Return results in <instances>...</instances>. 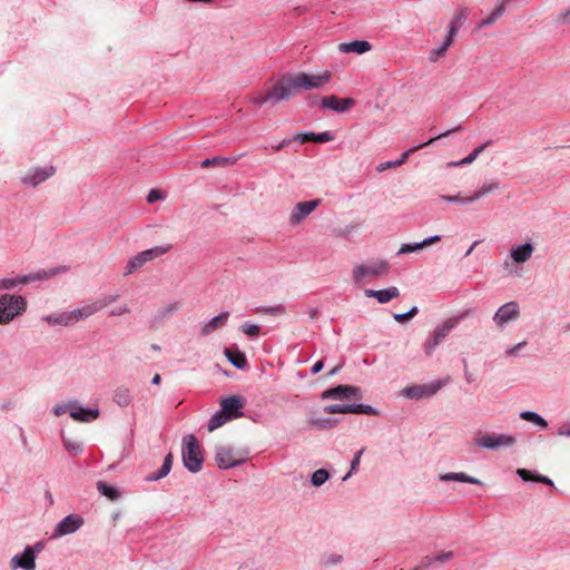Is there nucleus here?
<instances>
[{
  "label": "nucleus",
  "instance_id": "nucleus-35",
  "mask_svg": "<svg viewBox=\"0 0 570 570\" xmlns=\"http://www.w3.org/2000/svg\"><path fill=\"white\" fill-rule=\"evenodd\" d=\"M517 474L523 480V481H535L541 482L548 485H553L552 480H550L548 476L534 474L531 471L527 469H518Z\"/></svg>",
  "mask_w": 570,
  "mask_h": 570
},
{
  "label": "nucleus",
  "instance_id": "nucleus-16",
  "mask_svg": "<svg viewBox=\"0 0 570 570\" xmlns=\"http://www.w3.org/2000/svg\"><path fill=\"white\" fill-rule=\"evenodd\" d=\"M321 105L324 109H331L337 112H345L350 110L354 105L355 100L353 98H338L337 96H326L321 100Z\"/></svg>",
  "mask_w": 570,
  "mask_h": 570
},
{
  "label": "nucleus",
  "instance_id": "nucleus-44",
  "mask_svg": "<svg viewBox=\"0 0 570 570\" xmlns=\"http://www.w3.org/2000/svg\"><path fill=\"white\" fill-rule=\"evenodd\" d=\"M330 478V473L325 469L316 470L312 475V484L315 487H321Z\"/></svg>",
  "mask_w": 570,
  "mask_h": 570
},
{
  "label": "nucleus",
  "instance_id": "nucleus-26",
  "mask_svg": "<svg viewBox=\"0 0 570 570\" xmlns=\"http://www.w3.org/2000/svg\"><path fill=\"white\" fill-rule=\"evenodd\" d=\"M342 52H356V53H365L371 50V43L365 40H355L352 42H343L338 46Z\"/></svg>",
  "mask_w": 570,
  "mask_h": 570
},
{
  "label": "nucleus",
  "instance_id": "nucleus-34",
  "mask_svg": "<svg viewBox=\"0 0 570 570\" xmlns=\"http://www.w3.org/2000/svg\"><path fill=\"white\" fill-rule=\"evenodd\" d=\"M456 318H449L434 331L433 336L436 338V341L441 343L442 340L450 334V332L456 326Z\"/></svg>",
  "mask_w": 570,
  "mask_h": 570
},
{
  "label": "nucleus",
  "instance_id": "nucleus-8",
  "mask_svg": "<svg viewBox=\"0 0 570 570\" xmlns=\"http://www.w3.org/2000/svg\"><path fill=\"white\" fill-rule=\"evenodd\" d=\"M515 443V439L508 434L485 433L474 439V444L489 450L499 448H511Z\"/></svg>",
  "mask_w": 570,
  "mask_h": 570
},
{
  "label": "nucleus",
  "instance_id": "nucleus-54",
  "mask_svg": "<svg viewBox=\"0 0 570 570\" xmlns=\"http://www.w3.org/2000/svg\"><path fill=\"white\" fill-rule=\"evenodd\" d=\"M284 313H285V306L282 304L268 307V309H267V314L275 315V316L283 315Z\"/></svg>",
  "mask_w": 570,
  "mask_h": 570
},
{
  "label": "nucleus",
  "instance_id": "nucleus-24",
  "mask_svg": "<svg viewBox=\"0 0 570 570\" xmlns=\"http://www.w3.org/2000/svg\"><path fill=\"white\" fill-rule=\"evenodd\" d=\"M222 412H224L229 419L239 417V409L243 406L240 400L236 396L224 399L220 402Z\"/></svg>",
  "mask_w": 570,
  "mask_h": 570
},
{
  "label": "nucleus",
  "instance_id": "nucleus-51",
  "mask_svg": "<svg viewBox=\"0 0 570 570\" xmlns=\"http://www.w3.org/2000/svg\"><path fill=\"white\" fill-rule=\"evenodd\" d=\"M252 101L257 106H262L264 104L271 102V99H269L268 92L266 91L265 94H259V95L255 96L252 99Z\"/></svg>",
  "mask_w": 570,
  "mask_h": 570
},
{
  "label": "nucleus",
  "instance_id": "nucleus-63",
  "mask_svg": "<svg viewBox=\"0 0 570 570\" xmlns=\"http://www.w3.org/2000/svg\"><path fill=\"white\" fill-rule=\"evenodd\" d=\"M558 434L561 436H570V425L563 424L562 426H560L558 430Z\"/></svg>",
  "mask_w": 570,
  "mask_h": 570
},
{
  "label": "nucleus",
  "instance_id": "nucleus-47",
  "mask_svg": "<svg viewBox=\"0 0 570 570\" xmlns=\"http://www.w3.org/2000/svg\"><path fill=\"white\" fill-rule=\"evenodd\" d=\"M72 409H76V402H70L68 404H57L55 407H53V414L56 416H60L62 414H65L67 411H72Z\"/></svg>",
  "mask_w": 570,
  "mask_h": 570
},
{
  "label": "nucleus",
  "instance_id": "nucleus-6",
  "mask_svg": "<svg viewBox=\"0 0 570 570\" xmlns=\"http://www.w3.org/2000/svg\"><path fill=\"white\" fill-rule=\"evenodd\" d=\"M390 268L389 262L385 259H379L362 264L353 269V277L355 282H361L364 277L375 278L387 274Z\"/></svg>",
  "mask_w": 570,
  "mask_h": 570
},
{
  "label": "nucleus",
  "instance_id": "nucleus-43",
  "mask_svg": "<svg viewBox=\"0 0 570 570\" xmlns=\"http://www.w3.org/2000/svg\"><path fill=\"white\" fill-rule=\"evenodd\" d=\"M171 465H173V454L168 453L165 456V460L163 462L160 470L157 472V474L155 476H153V480H158V479L166 476L169 473Z\"/></svg>",
  "mask_w": 570,
  "mask_h": 570
},
{
  "label": "nucleus",
  "instance_id": "nucleus-64",
  "mask_svg": "<svg viewBox=\"0 0 570 570\" xmlns=\"http://www.w3.org/2000/svg\"><path fill=\"white\" fill-rule=\"evenodd\" d=\"M525 345V342H521V343H518L517 345H514L513 347H511L510 350L507 351V354L508 355H513L517 353V351H519L522 346Z\"/></svg>",
  "mask_w": 570,
  "mask_h": 570
},
{
  "label": "nucleus",
  "instance_id": "nucleus-56",
  "mask_svg": "<svg viewBox=\"0 0 570 570\" xmlns=\"http://www.w3.org/2000/svg\"><path fill=\"white\" fill-rule=\"evenodd\" d=\"M440 344L439 341H436V338L433 336L431 341H429L426 344H425V352L428 355H431L433 350Z\"/></svg>",
  "mask_w": 570,
  "mask_h": 570
},
{
  "label": "nucleus",
  "instance_id": "nucleus-18",
  "mask_svg": "<svg viewBox=\"0 0 570 570\" xmlns=\"http://www.w3.org/2000/svg\"><path fill=\"white\" fill-rule=\"evenodd\" d=\"M119 298V295H106L104 297H100L89 304H86L81 306L83 314L86 318L90 317L91 315L98 313L99 311L104 309L108 305L115 303Z\"/></svg>",
  "mask_w": 570,
  "mask_h": 570
},
{
  "label": "nucleus",
  "instance_id": "nucleus-61",
  "mask_svg": "<svg viewBox=\"0 0 570 570\" xmlns=\"http://www.w3.org/2000/svg\"><path fill=\"white\" fill-rule=\"evenodd\" d=\"M159 198H160V193L158 190H156V189L150 190L148 196H147L148 203H154V202H156Z\"/></svg>",
  "mask_w": 570,
  "mask_h": 570
},
{
  "label": "nucleus",
  "instance_id": "nucleus-22",
  "mask_svg": "<svg viewBox=\"0 0 570 570\" xmlns=\"http://www.w3.org/2000/svg\"><path fill=\"white\" fill-rule=\"evenodd\" d=\"M470 14V10L468 8L458 9L452 18V21L449 24L448 36L454 41V37L458 33L461 26L465 22Z\"/></svg>",
  "mask_w": 570,
  "mask_h": 570
},
{
  "label": "nucleus",
  "instance_id": "nucleus-50",
  "mask_svg": "<svg viewBox=\"0 0 570 570\" xmlns=\"http://www.w3.org/2000/svg\"><path fill=\"white\" fill-rule=\"evenodd\" d=\"M129 313H130V308L128 307L127 304L116 306L110 311L111 316H120V315L129 314Z\"/></svg>",
  "mask_w": 570,
  "mask_h": 570
},
{
  "label": "nucleus",
  "instance_id": "nucleus-9",
  "mask_svg": "<svg viewBox=\"0 0 570 570\" xmlns=\"http://www.w3.org/2000/svg\"><path fill=\"white\" fill-rule=\"evenodd\" d=\"M215 460L220 469H228L243 463L245 455L230 446L222 445L216 449Z\"/></svg>",
  "mask_w": 570,
  "mask_h": 570
},
{
  "label": "nucleus",
  "instance_id": "nucleus-23",
  "mask_svg": "<svg viewBox=\"0 0 570 570\" xmlns=\"http://www.w3.org/2000/svg\"><path fill=\"white\" fill-rule=\"evenodd\" d=\"M70 416L78 422H91L99 416V410L97 409H83L81 406H78L76 403V409H72L70 411Z\"/></svg>",
  "mask_w": 570,
  "mask_h": 570
},
{
  "label": "nucleus",
  "instance_id": "nucleus-55",
  "mask_svg": "<svg viewBox=\"0 0 570 570\" xmlns=\"http://www.w3.org/2000/svg\"><path fill=\"white\" fill-rule=\"evenodd\" d=\"M434 562V559L431 557H425L413 570H423L430 567Z\"/></svg>",
  "mask_w": 570,
  "mask_h": 570
},
{
  "label": "nucleus",
  "instance_id": "nucleus-59",
  "mask_svg": "<svg viewBox=\"0 0 570 570\" xmlns=\"http://www.w3.org/2000/svg\"><path fill=\"white\" fill-rule=\"evenodd\" d=\"M442 199H444L446 202H451V203H462V204L469 203V202H464L465 198H462L459 195H454V196L443 195Z\"/></svg>",
  "mask_w": 570,
  "mask_h": 570
},
{
  "label": "nucleus",
  "instance_id": "nucleus-42",
  "mask_svg": "<svg viewBox=\"0 0 570 570\" xmlns=\"http://www.w3.org/2000/svg\"><path fill=\"white\" fill-rule=\"evenodd\" d=\"M179 307L180 305L177 302L169 303L157 311V318L164 320L167 316L175 314L179 309Z\"/></svg>",
  "mask_w": 570,
  "mask_h": 570
},
{
  "label": "nucleus",
  "instance_id": "nucleus-21",
  "mask_svg": "<svg viewBox=\"0 0 570 570\" xmlns=\"http://www.w3.org/2000/svg\"><path fill=\"white\" fill-rule=\"evenodd\" d=\"M365 296L367 297H374L377 299L379 303L381 304H385V303H389L390 301H392L393 298H396L400 296V291L392 286V287H389V288H385V289H379V291H375V289H366L364 292Z\"/></svg>",
  "mask_w": 570,
  "mask_h": 570
},
{
  "label": "nucleus",
  "instance_id": "nucleus-45",
  "mask_svg": "<svg viewBox=\"0 0 570 570\" xmlns=\"http://www.w3.org/2000/svg\"><path fill=\"white\" fill-rule=\"evenodd\" d=\"M309 423L318 429H330L336 425V421L330 417L316 419L312 417Z\"/></svg>",
  "mask_w": 570,
  "mask_h": 570
},
{
  "label": "nucleus",
  "instance_id": "nucleus-60",
  "mask_svg": "<svg viewBox=\"0 0 570 570\" xmlns=\"http://www.w3.org/2000/svg\"><path fill=\"white\" fill-rule=\"evenodd\" d=\"M476 155L471 153L469 156H466L464 159H462L461 161L459 163H454L453 165L454 166H459V165H466V164H471L473 163L475 159H476Z\"/></svg>",
  "mask_w": 570,
  "mask_h": 570
},
{
  "label": "nucleus",
  "instance_id": "nucleus-58",
  "mask_svg": "<svg viewBox=\"0 0 570 570\" xmlns=\"http://www.w3.org/2000/svg\"><path fill=\"white\" fill-rule=\"evenodd\" d=\"M452 557H453V552L448 551V552H442V553L438 554L433 559H434V561H438V562H445V561L450 560Z\"/></svg>",
  "mask_w": 570,
  "mask_h": 570
},
{
  "label": "nucleus",
  "instance_id": "nucleus-5",
  "mask_svg": "<svg viewBox=\"0 0 570 570\" xmlns=\"http://www.w3.org/2000/svg\"><path fill=\"white\" fill-rule=\"evenodd\" d=\"M170 245L155 246L134 256L127 264L125 275H129L142 267L146 263L154 261L169 252Z\"/></svg>",
  "mask_w": 570,
  "mask_h": 570
},
{
  "label": "nucleus",
  "instance_id": "nucleus-1",
  "mask_svg": "<svg viewBox=\"0 0 570 570\" xmlns=\"http://www.w3.org/2000/svg\"><path fill=\"white\" fill-rule=\"evenodd\" d=\"M181 454L186 469L194 473L202 470L204 458L200 445L193 434L186 435L183 439Z\"/></svg>",
  "mask_w": 570,
  "mask_h": 570
},
{
  "label": "nucleus",
  "instance_id": "nucleus-37",
  "mask_svg": "<svg viewBox=\"0 0 570 570\" xmlns=\"http://www.w3.org/2000/svg\"><path fill=\"white\" fill-rule=\"evenodd\" d=\"M520 417L524 421L534 423L542 429L548 428V422L542 416L537 414L535 412L523 411L520 413Z\"/></svg>",
  "mask_w": 570,
  "mask_h": 570
},
{
  "label": "nucleus",
  "instance_id": "nucleus-39",
  "mask_svg": "<svg viewBox=\"0 0 570 570\" xmlns=\"http://www.w3.org/2000/svg\"><path fill=\"white\" fill-rule=\"evenodd\" d=\"M229 417L224 412H218L215 415L212 416V419L208 422V431L213 432L216 429L224 425Z\"/></svg>",
  "mask_w": 570,
  "mask_h": 570
},
{
  "label": "nucleus",
  "instance_id": "nucleus-15",
  "mask_svg": "<svg viewBox=\"0 0 570 570\" xmlns=\"http://www.w3.org/2000/svg\"><path fill=\"white\" fill-rule=\"evenodd\" d=\"M324 411L328 414L336 413H356V414H367V415H376L377 412L371 405L365 404H353V405H340L332 404L325 406Z\"/></svg>",
  "mask_w": 570,
  "mask_h": 570
},
{
  "label": "nucleus",
  "instance_id": "nucleus-25",
  "mask_svg": "<svg viewBox=\"0 0 570 570\" xmlns=\"http://www.w3.org/2000/svg\"><path fill=\"white\" fill-rule=\"evenodd\" d=\"M229 317L228 312L220 313L219 315L212 318L208 323H206L200 331L203 336H207L212 334L217 328L224 326Z\"/></svg>",
  "mask_w": 570,
  "mask_h": 570
},
{
  "label": "nucleus",
  "instance_id": "nucleus-11",
  "mask_svg": "<svg viewBox=\"0 0 570 570\" xmlns=\"http://www.w3.org/2000/svg\"><path fill=\"white\" fill-rule=\"evenodd\" d=\"M322 397L333 400H361L362 392L357 386L338 385L336 387L324 391Z\"/></svg>",
  "mask_w": 570,
  "mask_h": 570
},
{
  "label": "nucleus",
  "instance_id": "nucleus-27",
  "mask_svg": "<svg viewBox=\"0 0 570 570\" xmlns=\"http://www.w3.org/2000/svg\"><path fill=\"white\" fill-rule=\"evenodd\" d=\"M509 2L510 0H498L495 9L488 18L480 21V23L478 24V29H482L493 24L504 13L505 7Z\"/></svg>",
  "mask_w": 570,
  "mask_h": 570
},
{
  "label": "nucleus",
  "instance_id": "nucleus-17",
  "mask_svg": "<svg viewBox=\"0 0 570 570\" xmlns=\"http://www.w3.org/2000/svg\"><path fill=\"white\" fill-rule=\"evenodd\" d=\"M35 559L36 556L33 549L31 547H27L21 556L17 554L11 559L10 566L12 569L22 568L24 570H35Z\"/></svg>",
  "mask_w": 570,
  "mask_h": 570
},
{
  "label": "nucleus",
  "instance_id": "nucleus-30",
  "mask_svg": "<svg viewBox=\"0 0 570 570\" xmlns=\"http://www.w3.org/2000/svg\"><path fill=\"white\" fill-rule=\"evenodd\" d=\"M441 240V236H432V237H429V238H425L423 242L421 243H415V244H404L402 245V247L400 248L399 250V254H406V253H412V252H415V250H419V249H422L426 246H430L432 244H435Z\"/></svg>",
  "mask_w": 570,
  "mask_h": 570
},
{
  "label": "nucleus",
  "instance_id": "nucleus-3",
  "mask_svg": "<svg viewBox=\"0 0 570 570\" xmlns=\"http://www.w3.org/2000/svg\"><path fill=\"white\" fill-rule=\"evenodd\" d=\"M289 78L292 80V85L294 88V91L297 90H311V89H318L322 88L324 85H326L331 79V72L324 71L320 75H308L305 72H298L295 75H289Z\"/></svg>",
  "mask_w": 570,
  "mask_h": 570
},
{
  "label": "nucleus",
  "instance_id": "nucleus-41",
  "mask_svg": "<svg viewBox=\"0 0 570 570\" xmlns=\"http://www.w3.org/2000/svg\"><path fill=\"white\" fill-rule=\"evenodd\" d=\"M452 43L453 40L451 39V37H446L443 45L440 48L431 51V61H436L440 57H443L446 50L452 46Z\"/></svg>",
  "mask_w": 570,
  "mask_h": 570
},
{
  "label": "nucleus",
  "instance_id": "nucleus-31",
  "mask_svg": "<svg viewBox=\"0 0 570 570\" xmlns=\"http://www.w3.org/2000/svg\"><path fill=\"white\" fill-rule=\"evenodd\" d=\"M225 356L237 368H245L247 365L245 354L238 350L225 348Z\"/></svg>",
  "mask_w": 570,
  "mask_h": 570
},
{
  "label": "nucleus",
  "instance_id": "nucleus-53",
  "mask_svg": "<svg viewBox=\"0 0 570 570\" xmlns=\"http://www.w3.org/2000/svg\"><path fill=\"white\" fill-rule=\"evenodd\" d=\"M295 140L302 142V144L307 142V141H314L315 142V134H313V132H309V134H298L295 137Z\"/></svg>",
  "mask_w": 570,
  "mask_h": 570
},
{
  "label": "nucleus",
  "instance_id": "nucleus-62",
  "mask_svg": "<svg viewBox=\"0 0 570 570\" xmlns=\"http://www.w3.org/2000/svg\"><path fill=\"white\" fill-rule=\"evenodd\" d=\"M393 318H394L397 323H405V322L410 321V317H409L407 312H406V313H403V314H394V315H393Z\"/></svg>",
  "mask_w": 570,
  "mask_h": 570
},
{
  "label": "nucleus",
  "instance_id": "nucleus-2",
  "mask_svg": "<svg viewBox=\"0 0 570 570\" xmlns=\"http://www.w3.org/2000/svg\"><path fill=\"white\" fill-rule=\"evenodd\" d=\"M27 308V301L20 295L4 294L0 297V323L8 324Z\"/></svg>",
  "mask_w": 570,
  "mask_h": 570
},
{
  "label": "nucleus",
  "instance_id": "nucleus-49",
  "mask_svg": "<svg viewBox=\"0 0 570 570\" xmlns=\"http://www.w3.org/2000/svg\"><path fill=\"white\" fill-rule=\"evenodd\" d=\"M242 331L248 336H257L259 334L261 327L256 324H244L242 326Z\"/></svg>",
  "mask_w": 570,
  "mask_h": 570
},
{
  "label": "nucleus",
  "instance_id": "nucleus-52",
  "mask_svg": "<svg viewBox=\"0 0 570 570\" xmlns=\"http://www.w3.org/2000/svg\"><path fill=\"white\" fill-rule=\"evenodd\" d=\"M334 139L333 135L325 131V132H321V134H315V142H328V141H332Z\"/></svg>",
  "mask_w": 570,
  "mask_h": 570
},
{
  "label": "nucleus",
  "instance_id": "nucleus-20",
  "mask_svg": "<svg viewBox=\"0 0 570 570\" xmlns=\"http://www.w3.org/2000/svg\"><path fill=\"white\" fill-rule=\"evenodd\" d=\"M440 389V384H431V385H414L411 387H406L403 392L404 395L410 399H421L432 396Z\"/></svg>",
  "mask_w": 570,
  "mask_h": 570
},
{
  "label": "nucleus",
  "instance_id": "nucleus-36",
  "mask_svg": "<svg viewBox=\"0 0 570 570\" xmlns=\"http://www.w3.org/2000/svg\"><path fill=\"white\" fill-rule=\"evenodd\" d=\"M238 160V157L225 158V157H213L202 161V168H209L212 166H229L234 165Z\"/></svg>",
  "mask_w": 570,
  "mask_h": 570
},
{
  "label": "nucleus",
  "instance_id": "nucleus-7",
  "mask_svg": "<svg viewBox=\"0 0 570 570\" xmlns=\"http://www.w3.org/2000/svg\"><path fill=\"white\" fill-rule=\"evenodd\" d=\"M461 129H462V126H456L455 128H453V129H451V130H448V131H445V132H443V134H440V135H438V136H435V137L431 138L430 140H428V141H426V142H424V144H421V145H419V146H414V147H412V148L407 149L406 151H404V153L401 155L400 159H397V160H395V161H394V160H391V161H386V163H381V164L377 166V168H376V169H377V171H384V170L390 169V168L400 167V166H402V165L406 161V159L409 158V156H410L411 154L415 153L416 150H419V149H421V148H424V147H426V146H429V145L433 144V142H434L435 140H438V139L449 137L452 132L460 131Z\"/></svg>",
  "mask_w": 570,
  "mask_h": 570
},
{
  "label": "nucleus",
  "instance_id": "nucleus-19",
  "mask_svg": "<svg viewBox=\"0 0 570 570\" xmlns=\"http://www.w3.org/2000/svg\"><path fill=\"white\" fill-rule=\"evenodd\" d=\"M519 315V307L515 302H509L502 305L494 315V322L502 325L511 320L517 318Z\"/></svg>",
  "mask_w": 570,
  "mask_h": 570
},
{
  "label": "nucleus",
  "instance_id": "nucleus-33",
  "mask_svg": "<svg viewBox=\"0 0 570 570\" xmlns=\"http://www.w3.org/2000/svg\"><path fill=\"white\" fill-rule=\"evenodd\" d=\"M440 479L442 481H459V482H465V483H471V484H481L482 482L474 478V476H470L463 472H450V473H445V474H442L440 476Z\"/></svg>",
  "mask_w": 570,
  "mask_h": 570
},
{
  "label": "nucleus",
  "instance_id": "nucleus-32",
  "mask_svg": "<svg viewBox=\"0 0 570 570\" xmlns=\"http://www.w3.org/2000/svg\"><path fill=\"white\" fill-rule=\"evenodd\" d=\"M132 400L131 391L126 386H118L114 392V401L121 407H126Z\"/></svg>",
  "mask_w": 570,
  "mask_h": 570
},
{
  "label": "nucleus",
  "instance_id": "nucleus-48",
  "mask_svg": "<svg viewBox=\"0 0 570 570\" xmlns=\"http://www.w3.org/2000/svg\"><path fill=\"white\" fill-rule=\"evenodd\" d=\"M364 452V449H361L360 451H357L354 455V459L352 460V463H351V470L350 472L346 474V476L344 478V480H346L353 472H355L360 465V462H361V456Z\"/></svg>",
  "mask_w": 570,
  "mask_h": 570
},
{
  "label": "nucleus",
  "instance_id": "nucleus-57",
  "mask_svg": "<svg viewBox=\"0 0 570 570\" xmlns=\"http://www.w3.org/2000/svg\"><path fill=\"white\" fill-rule=\"evenodd\" d=\"M71 314L75 323L86 320V316L81 307L71 311Z\"/></svg>",
  "mask_w": 570,
  "mask_h": 570
},
{
  "label": "nucleus",
  "instance_id": "nucleus-40",
  "mask_svg": "<svg viewBox=\"0 0 570 570\" xmlns=\"http://www.w3.org/2000/svg\"><path fill=\"white\" fill-rule=\"evenodd\" d=\"M47 321L59 324L61 326H69L75 324L71 312H65L57 317L49 316Z\"/></svg>",
  "mask_w": 570,
  "mask_h": 570
},
{
  "label": "nucleus",
  "instance_id": "nucleus-10",
  "mask_svg": "<svg viewBox=\"0 0 570 570\" xmlns=\"http://www.w3.org/2000/svg\"><path fill=\"white\" fill-rule=\"evenodd\" d=\"M267 92L273 105L293 97L295 91L289 75L282 77Z\"/></svg>",
  "mask_w": 570,
  "mask_h": 570
},
{
  "label": "nucleus",
  "instance_id": "nucleus-4",
  "mask_svg": "<svg viewBox=\"0 0 570 570\" xmlns=\"http://www.w3.org/2000/svg\"><path fill=\"white\" fill-rule=\"evenodd\" d=\"M66 271L67 268L65 266H60L51 269H42L33 274L20 276L18 278L0 279V288L10 289L17 286L18 284H28L36 281L48 279Z\"/></svg>",
  "mask_w": 570,
  "mask_h": 570
},
{
  "label": "nucleus",
  "instance_id": "nucleus-14",
  "mask_svg": "<svg viewBox=\"0 0 570 570\" xmlns=\"http://www.w3.org/2000/svg\"><path fill=\"white\" fill-rule=\"evenodd\" d=\"M83 524V519L78 514H69L63 518L55 529L51 538L57 539L62 535L75 533Z\"/></svg>",
  "mask_w": 570,
  "mask_h": 570
},
{
  "label": "nucleus",
  "instance_id": "nucleus-28",
  "mask_svg": "<svg viewBox=\"0 0 570 570\" xmlns=\"http://www.w3.org/2000/svg\"><path fill=\"white\" fill-rule=\"evenodd\" d=\"M500 187L499 183L495 180H490L484 183L472 196L466 197L464 202H475L490 193L498 190Z\"/></svg>",
  "mask_w": 570,
  "mask_h": 570
},
{
  "label": "nucleus",
  "instance_id": "nucleus-12",
  "mask_svg": "<svg viewBox=\"0 0 570 570\" xmlns=\"http://www.w3.org/2000/svg\"><path fill=\"white\" fill-rule=\"evenodd\" d=\"M321 204V199L297 203L288 218L292 226L301 224L308 215H311Z\"/></svg>",
  "mask_w": 570,
  "mask_h": 570
},
{
  "label": "nucleus",
  "instance_id": "nucleus-13",
  "mask_svg": "<svg viewBox=\"0 0 570 570\" xmlns=\"http://www.w3.org/2000/svg\"><path fill=\"white\" fill-rule=\"evenodd\" d=\"M55 173L56 168L53 166L31 168L21 177V181L24 185L37 187L38 185L53 176Z\"/></svg>",
  "mask_w": 570,
  "mask_h": 570
},
{
  "label": "nucleus",
  "instance_id": "nucleus-38",
  "mask_svg": "<svg viewBox=\"0 0 570 570\" xmlns=\"http://www.w3.org/2000/svg\"><path fill=\"white\" fill-rule=\"evenodd\" d=\"M97 489L98 491L107 497L108 499H110L111 501H116L119 499L120 494L118 492L117 489H115L114 487H110L108 485L107 483L102 482V481H99L97 483Z\"/></svg>",
  "mask_w": 570,
  "mask_h": 570
},
{
  "label": "nucleus",
  "instance_id": "nucleus-29",
  "mask_svg": "<svg viewBox=\"0 0 570 570\" xmlns=\"http://www.w3.org/2000/svg\"><path fill=\"white\" fill-rule=\"evenodd\" d=\"M533 253V246L529 243L518 246L511 250V257L515 263L527 262Z\"/></svg>",
  "mask_w": 570,
  "mask_h": 570
},
{
  "label": "nucleus",
  "instance_id": "nucleus-46",
  "mask_svg": "<svg viewBox=\"0 0 570 570\" xmlns=\"http://www.w3.org/2000/svg\"><path fill=\"white\" fill-rule=\"evenodd\" d=\"M63 445L72 455H77L82 451V444L77 440L63 439Z\"/></svg>",
  "mask_w": 570,
  "mask_h": 570
}]
</instances>
